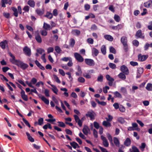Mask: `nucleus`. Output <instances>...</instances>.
I'll use <instances>...</instances> for the list:
<instances>
[{
    "instance_id": "obj_56",
    "label": "nucleus",
    "mask_w": 152,
    "mask_h": 152,
    "mask_svg": "<svg viewBox=\"0 0 152 152\" xmlns=\"http://www.w3.org/2000/svg\"><path fill=\"white\" fill-rule=\"evenodd\" d=\"M65 131L67 134H69L70 135H72V132L71 131V130H70L69 129H65Z\"/></svg>"
},
{
    "instance_id": "obj_29",
    "label": "nucleus",
    "mask_w": 152,
    "mask_h": 152,
    "mask_svg": "<svg viewBox=\"0 0 152 152\" xmlns=\"http://www.w3.org/2000/svg\"><path fill=\"white\" fill-rule=\"evenodd\" d=\"M101 50L102 53L103 54L105 55L106 54V48L105 45H103L102 46L101 48Z\"/></svg>"
},
{
    "instance_id": "obj_22",
    "label": "nucleus",
    "mask_w": 152,
    "mask_h": 152,
    "mask_svg": "<svg viewBox=\"0 0 152 152\" xmlns=\"http://www.w3.org/2000/svg\"><path fill=\"white\" fill-rule=\"evenodd\" d=\"M26 134L27 136L28 139L31 142H33L34 141V139L31 136L30 134L28 132H26Z\"/></svg>"
},
{
    "instance_id": "obj_60",
    "label": "nucleus",
    "mask_w": 152,
    "mask_h": 152,
    "mask_svg": "<svg viewBox=\"0 0 152 152\" xmlns=\"http://www.w3.org/2000/svg\"><path fill=\"white\" fill-rule=\"evenodd\" d=\"M130 64L131 65L133 66H136L138 65V63L137 62L135 61H130Z\"/></svg>"
},
{
    "instance_id": "obj_16",
    "label": "nucleus",
    "mask_w": 152,
    "mask_h": 152,
    "mask_svg": "<svg viewBox=\"0 0 152 152\" xmlns=\"http://www.w3.org/2000/svg\"><path fill=\"white\" fill-rule=\"evenodd\" d=\"M104 37L106 39L110 41H112L113 40V37L109 35H105L104 36Z\"/></svg>"
},
{
    "instance_id": "obj_62",
    "label": "nucleus",
    "mask_w": 152,
    "mask_h": 152,
    "mask_svg": "<svg viewBox=\"0 0 152 152\" xmlns=\"http://www.w3.org/2000/svg\"><path fill=\"white\" fill-rule=\"evenodd\" d=\"M37 52L40 54H42L43 53L45 52V50L42 48H39L37 50Z\"/></svg>"
},
{
    "instance_id": "obj_7",
    "label": "nucleus",
    "mask_w": 152,
    "mask_h": 152,
    "mask_svg": "<svg viewBox=\"0 0 152 152\" xmlns=\"http://www.w3.org/2000/svg\"><path fill=\"white\" fill-rule=\"evenodd\" d=\"M148 57V55H142L141 54H139L138 56V58L139 61H143L145 60Z\"/></svg>"
},
{
    "instance_id": "obj_44",
    "label": "nucleus",
    "mask_w": 152,
    "mask_h": 152,
    "mask_svg": "<svg viewBox=\"0 0 152 152\" xmlns=\"http://www.w3.org/2000/svg\"><path fill=\"white\" fill-rule=\"evenodd\" d=\"M110 52L114 54H115L116 53V51L115 49L112 46L110 47Z\"/></svg>"
},
{
    "instance_id": "obj_20",
    "label": "nucleus",
    "mask_w": 152,
    "mask_h": 152,
    "mask_svg": "<svg viewBox=\"0 0 152 152\" xmlns=\"http://www.w3.org/2000/svg\"><path fill=\"white\" fill-rule=\"evenodd\" d=\"M70 143L71 146L74 149H76L77 147H80L78 144L75 142H70Z\"/></svg>"
},
{
    "instance_id": "obj_11",
    "label": "nucleus",
    "mask_w": 152,
    "mask_h": 152,
    "mask_svg": "<svg viewBox=\"0 0 152 152\" xmlns=\"http://www.w3.org/2000/svg\"><path fill=\"white\" fill-rule=\"evenodd\" d=\"M94 113L93 112H88L86 114V115L87 117L90 118L91 120H92L94 119Z\"/></svg>"
},
{
    "instance_id": "obj_35",
    "label": "nucleus",
    "mask_w": 152,
    "mask_h": 152,
    "mask_svg": "<svg viewBox=\"0 0 152 152\" xmlns=\"http://www.w3.org/2000/svg\"><path fill=\"white\" fill-rule=\"evenodd\" d=\"M146 88L148 91H152V84L150 83H148Z\"/></svg>"
},
{
    "instance_id": "obj_63",
    "label": "nucleus",
    "mask_w": 152,
    "mask_h": 152,
    "mask_svg": "<svg viewBox=\"0 0 152 152\" xmlns=\"http://www.w3.org/2000/svg\"><path fill=\"white\" fill-rule=\"evenodd\" d=\"M99 147L101 150L102 152H108V151L106 149L103 148L100 146H98Z\"/></svg>"
},
{
    "instance_id": "obj_33",
    "label": "nucleus",
    "mask_w": 152,
    "mask_h": 152,
    "mask_svg": "<svg viewBox=\"0 0 152 152\" xmlns=\"http://www.w3.org/2000/svg\"><path fill=\"white\" fill-rule=\"evenodd\" d=\"M36 11L37 14L40 15H42L44 13V11L43 10H41L39 9H37Z\"/></svg>"
},
{
    "instance_id": "obj_19",
    "label": "nucleus",
    "mask_w": 152,
    "mask_h": 152,
    "mask_svg": "<svg viewBox=\"0 0 152 152\" xmlns=\"http://www.w3.org/2000/svg\"><path fill=\"white\" fill-rule=\"evenodd\" d=\"M121 41L123 45L127 44V38L125 36H123L121 37Z\"/></svg>"
},
{
    "instance_id": "obj_25",
    "label": "nucleus",
    "mask_w": 152,
    "mask_h": 152,
    "mask_svg": "<svg viewBox=\"0 0 152 152\" xmlns=\"http://www.w3.org/2000/svg\"><path fill=\"white\" fill-rule=\"evenodd\" d=\"M28 4L32 7H34L35 5V3L34 1L31 0H29L28 1Z\"/></svg>"
},
{
    "instance_id": "obj_9",
    "label": "nucleus",
    "mask_w": 152,
    "mask_h": 152,
    "mask_svg": "<svg viewBox=\"0 0 152 152\" xmlns=\"http://www.w3.org/2000/svg\"><path fill=\"white\" fill-rule=\"evenodd\" d=\"M143 34L142 33V31L141 30H139L137 31L135 34V36L138 38H141L142 39H144L145 37L143 36L142 34Z\"/></svg>"
},
{
    "instance_id": "obj_12",
    "label": "nucleus",
    "mask_w": 152,
    "mask_h": 152,
    "mask_svg": "<svg viewBox=\"0 0 152 152\" xmlns=\"http://www.w3.org/2000/svg\"><path fill=\"white\" fill-rule=\"evenodd\" d=\"M131 140L129 138H127L124 142V145L126 146H129L131 145Z\"/></svg>"
},
{
    "instance_id": "obj_64",
    "label": "nucleus",
    "mask_w": 152,
    "mask_h": 152,
    "mask_svg": "<svg viewBox=\"0 0 152 152\" xmlns=\"http://www.w3.org/2000/svg\"><path fill=\"white\" fill-rule=\"evenodd\" d=\"M137 73L140 74H141L143 72V69L142 68H139L137 70Z\"/></svg>"
},
{
    "instance_id": "obj_50",
    "label": "nucleus",
    "mask_w": 152,
    "mask_h": 152,
    "mask_svg": "<svg viewBox=\"0 0 152 152\" xmlns=\"http://www.w3.org/2000/svg\"><path fill=\"white\" fill-rule=\"evenodd\" d=\"M40 33L41 35L43 36H45L47 35V32L45 30H43L40 31Z\"/></svg>"
},
{
    "instance_id": "obj_21",
    "label": "nucleus",
    "mask_w": 152,
    "mask_h": 152,
    "mask_svg": "<svg viewBox=\"0 0 152 152\" xmlns=\"http://www.w3.org/2000/svg\"><path fill=\"white\" fill-rule=\"evenodd\" d=\"M74 117L75 121L76 123H77V124H82V123L83 122L82 121L81 122L79 117L77 115H74Z\"/></svg>"
},
{
    "instance_id": "obj_46",
    "label": "nucleus",
    "mask_w": 152,
    "mask_h": 152,
    "mask_svg": "<svg viewBox=\"0 0 152 152\" xmlns=\"http://www.w3.org/2000/svg\"><path fill=\"white\" fill-rule=\"evenodd\" d=\"M78 81L80 83H83L85 81L84 78L82 77H80L78 78Z\"/></svg>"
},
{
    "instance_id": "obj_58",
    "label": "nucleus",
    "mask_w": 152,
    "mask_h": 152,
    "mask_svg": "<svg viewBox=\"0 0 152 152\" xmlns=\"http://www.w3.org/2000/svg\"><path fill=\"white\" fill-rule=\"evenodd\" d=\"M133 136L134 137H136V138L137 140H138L140 138V136L139 135H138L137 133L135 132H134Z\"/></svg>"
},
{
    "instance_id": "obj_54",
    "label": "nucleus",
    "mask_w": 152,
    "mask_h": 152,
    "mask_svg": "<svg viewBox=\"0 0 152 152\" xmlns=\"http://www.w3.org/2000/svg\"><path fill=\"white\" fill-rule=\"evenodd\" d=\"M44 93L45 96L46 97H49L50 96V95L49 94V91L48 89H45Z\"/></svg>"
},
{
    "instance_id": "obj_57",
    "label": "nucleus",
    "mask_w": 152,
    "mask_h": 152,
    "mask_svg": "<svg viewBox=\"0 0 152 152\" xmlns=\"http://www.w3.org/2000/svg\"><path fill=\"white\" fill-rule=\"evenodd\" d=\"M29 7L28 6H26L23 8V10L26 12H28L29 10Z\"/></svg>"
},
{
    "instance_id": "obj_4",
    "label": "nucleus",
    "mask_w": 152,
    "mask_h": 152,
    "mask_svg": "<svg viewBox=\"0 0 152 152\" xmlns=\"http://www.w3.org/2000/svg\"><path fill=\"white\" fill-rule=\"evenodd\" d=\"M85 61L86 63L89 66H93L95 65L94 61L93 59L86 58Z\"/></svg>"
},
{
    "instance_id": "obj_55",
    "label": "nucleus",
    "mask_w": 152,
    "mask_h": 152,
    "mask_svg": "<svg viewBox=\"0 0 152 152\" xmlns=\"http://www.w3.org/2000/svg\"><path fill=\"white\" fill-rule=\"evenodd\" d=\"M93 134L94 137L96 138L98 137V132L95 129L93 130Z\"/></svg>"
},
{
    "instance_id": "obj_1",
    "label": "nucleus",
    "mask_w": 152,
    "mask_h": 152,
    "mask_svg": "<svg viewBox=\"0 0 152 152\" xmlns=\"http://www.w3.org/2000/svg\"><path fill=\"white\" fill-rule=\"evenodd\" d=\"M14 64L24 70L27 68L28 66L27 64L24 63L20 61H16V62L14 63Z\"/></svg>"
},
{
    "instance_id": "obj_42",
    "label": "nucleus",
    "mask_w": 152,
    "mask_h": 152,
    "mask_svg": "<svg viewBox=\"0 0 152 152\" xmlns=\"http://www.w3.org/2000/svg\"><path fill=\"white\" fill-rule=\"evenodd\" d=\"M109 66L113 69H115L116 68V65L115 64L111 63H109Z\"/></svg>"
},
{
    "instance_id": "obj_49",
    "label": "nucleus",
    "mask_w": 152,
    "mask_h": 152,
    "mask_svg": "<svg viewBox=\"0 0 152 152\" xmlns=\"http://www.w3.org/2000/svg\"><path fill=\"white\" fill-rule=\"evenodd\" d=\"M132 148L133 152H140L139 149L136 147L134 146L132 147Z\"/></svg>"
},
{
    "instance_id": "obj_18",
    "label": "nucleus",
    "mask_w": 152,
    "mask_h": 152,
    "mask_svg": "<svg viewBox=\"0 0 152 152\" xmlns=\"http://www.w3.org/2000/svg\"><path fill=\"white\" fill-rule=\"evenodd\" d=\"M43 28L47 30H50L52 29V27H51L50 25L45 23H44Z\"/></svg>"
},
{
    "instance_id": "obj_37",
    "label": "nucleus",
    "mask_w": 152,
    "mask_h": 152,
    "mask_svg": "<svg viewBox=\"0 0 152 152\" xmlns=\"http://www.w3.org/2000/svg\"><path fill=\"white\" fill-rule=\"evenodd\" d=\"M132 127L134 129V130L137 131H140V129L138 127V124H132Z\"/></svg>"
},
{
    "instance_id": "obj_32",
    "label": "nucleus",
    "mask_w": 152,
    "mask_h": 152,
    "mask_svg": "<svg viewBox=\"0 0 152 152\" xmlns=\"http://www.w3.org/2000/svg\"><path fill=\"white\" fill-rule=\"evenodd\" d=\"M106 134L107 137L109 141L110 142H111L112 143L113 138L111 135L109 133H107Z\"/></svg>"
},
{
    "instance_id": "obj_14",
    "label": "nucleus",
    "mask_w": 152,
    "mask_h": 152,
    "mask_svg": "<svg viewBox=\"0 0 152 152\" xmlns=\"http://www.w3.org/2000/svg\"><path fill=\"white\" fill-rule=\"evenodd\" d=\"M117 120L119 123L121 124H123L125 123H127L126 121H127L128 120L126 119H125L123 118L120 117L118 118Z\"/></svg>"
},
{
    "instance_id": "obj_30",
    "label": "nucleus",
    "mask_w": 152,
    "mask_h": 152,
    "mask_svg": "<svg viewBox=\"0 0 152 152\" xmlns=\"http://www.w3.org/2000/svg\"><path fill=\"white\" fill-rule=\"evenodd\" d=\"M120 92L124 94H127V91L126 88L124 87H121L120 89Z\"/></svg>"
},
{
    "instance_id": "obj_61",
    "label": "nucleus",
    "mask_w": 152,
    "mask_h": 152,
    "mask_svg": "<svg viewBox=\"0 0 152 152\" xmlns=\"http://www.w3.org/2000/svg\"><path fill=\"white\" fill-rule=\"evenodd\" d=\"M103 76L101 75H100L98 77L97 80L98 81L102 82L103 81Z\"/></svg>"
},
{
    "instance_id": "obj_41",
    "label": "nucleus",
    "mask_w": 152,
    "mask_h": 152,
    "mask_svg": "<svg viewBox=\"0 0 152 152\" xmlns=\"http://www.w3.org/2000/svg\"><path fill=\"white\" fill-rule=\"evenodd\" d=\"M42 100L46 104H49V100L47 99L45 97L42 98Z\"/></svg>"
},
{
    "instance_id": "obj_3",
    "label": "nucleus",
    "mask_w": 152,
    "mask_h": 152,
    "mask_svg": "<svg viewBox=\"0 0 152 152\" xmlns=\"http://www.w3.org/2000/svg\"><path fill=\"white\" fill-rule=\"evenodd\" d=\"M23 51L25 54L28 56H30L31 55V50L30 48H28L27 46H25L23 49Z\"/></svg>"
},
{
    "instance_id": "obj_24",
    "label": "nucleus",
    "mask_w": 152,
    "mask_h": 152,
    "mask_svg": "<svg viewBox=\"0 0 152 152\" xmlns=\"http://www.w3.org/2000/svg\"><path fill=\"white\" fill-rule=\"evenodd\" d=\"M125 75L124 73L121 72L118 75V77L119 78L122 80H124L126 78V76Z\"/></svg>"
},
{
    "instance_id": "obj_27",
    "label": "nucleus",
    "mask_w": 152,
    "mask_h": 152,
    "mask_svg": "<svg viewBox=\"0 0 152 152\" xmlns=\"http://www.w3.org/2000/svg\"><path fill=\"white\" fill-rule=\"evenodd\" d=\"M92 50V53L94 54L95 56H97L99 53L98 50L95 48H93Z\"/></svg>"
},
{
    "instance_id": "obj_26",
    "label": "nucleus",
    "mask_w": 152,
    "mask_h": 152,
    "mask_svg": "<svg viewBox=\"0 0 152 152\" xmlns=\"http://www.w3.org/2000/svg\"><path fill=\"white\" fill-rule=\"evenodd\" d=\"M9 55L12 58V59L11 60V62L14 64V63L16 62V61H17V60H15V56L11 53H9Z\"/></svg>"
},
{
    "instance_id": "obj_38",
    "label": "nucleus",
    "mask_w": 152,
    "mask_h": 152,
    "mask_svg": "<svg viewBox=\"0 0 152 152\" xmlns=\"http://www.w3.org/2000/svg\"><path fill=\"white\" fill-rule=\"evenodd\" d=\"M106 77L107 79L109 81H114V79L111 77L109 75H107L106 76Z\"/></svg>"
},
{
    "instance_id": "obj_48",
    "label": "nucleus",
    "mask_w": 152,
    "mask_h": 152,
    "mask_svg": "<svg viewBox=\"0 0 152 152\" xmlns=\"http://www.w3.org/2000/svg\"><path fill=\"white\" fill-rule=\"evenodd\" d=\"M113 118V117L111 115H108V118H106V119L108 122H110L112 120Z\"/></svg>"
},
{
    "instance_id": "obj_47",
    "label": "nucleus",
    "mask_w": 152,
    "mask_h": 152,
    "mask_svg": "<svg viewBox=\"0 0 152 152\" xmlns=\"http://www.w3.org/2000/svg\"><path fill=\"white\" fill-rule=\"evenodd\" d=\"M71 59V58L70 57H64L63 58H62L61 60L63 61H69Z\"/></svg>"
},
{
    "instance_id": "obj_53",
    "label": "nucleus",
    "mask_w": 152,
    "mask_h": 152,
    "mask_svg": "<svg viewBox=\"0 0 152 152\" xmlns=\"http://www.w3.org/2000/svg\"><path fill=\"white\" fill-rule=\"evenodd\" d=\"M133 44L136 46H138L139 44V42L136 40H134L132 42Z\"/></svg>"
},
{
    "instance_id": "obj_40",
    "label": "nucleus",
    "mask_w": 152,
    "mask_h": 152,
    "mask_svg": "<svg viewBox=\"0 0 152 152\" xmlns=\"http://www.w3.org/2000/svg\"><path fill=\"white\" fill-rule=\"evenodd\" d=\"M55 49L56 52L58 53H60L61 51L60 48L58 46H56L55 47Z\"/></svg>"
},
{
    "instance_id": "obj_28",
    "label": "nucleus",
    "mask_w": 152,
    "mask_h": 152,
    "mask_svg": "<svg viewBox=\"0 0 152 152\" xmlns=\"http://www.w3.org/2000/svg\"><path fill=\"white\" fill-rule=\"evenodd\" d=\"M75 43V41L74 39L71 38L70 40L69 45V46L72 48L74 47Z\"/></svg>"
},
{
    "instance_id": "obj_34",
    "label": "nucleus",
    "mask_w": 152,
    "mask_h": 152,
    "mask_svg": "<svg viewBox=\"0 0 152 152\" xmlns=\"http://www.w3.org/2000/svg\"><path fill=\"white\" fill-rule=\"evenodd\" d=\"M12 9L14 12L13 13L14 15L16 17H18V13L17 9L16 8L14 7H12Z\"/></svg>"
},
{
    "instance_id": "obj_23",
    "label": "nucleus",
    "mask_w": 152,
    "mask_h": 152,
    "mask_svg": "<svg viewBox=\"0 0 152 152\" xmlns=\"http://www.w3.org/2000/svg\"><path fill=\"white\" fill-rule=\"evenodd\" d=\"M35 39L38 43H41L42 42L41 37L39 34H38L35 36Z\"/></svg>"
},
{
    "instance_id": "obj_51",
    "label": "nucleus",
    "mask_w": 152,
    "mask_h": 152,
    "mask_svg": "<svg viewBox=\"0 0 152 152\" xmlns=\"http://www.w3.org/2000/svg\"><path fill=\"white\" fill-rule=\"evenodd\" d=\"M53 78L55 80V81L58 83H60L61 81L59 79L58 77L56 75H53Z\"/></svg>"
},
{
    "instance_id": "obj_13",
    "label": "nucleus",
    "mask_w": 152,
    "mask_h": 152,
    "mask_svg": "<svg viewBox=\"0 0 152 152\" xmlns=\"http://www.w3.org/2000/svg\"><path fill=\"white\" fill-rule=\"evenodd\" d=\"M152 5V1L149 0L148 1L144 3V6L146 8H149Z\"/></svg>"
},
{
    "instance_id": "obj_31",
    "label": "nucleus",
    "mask_w": 152,
    "mask_h": 152,
    "mask_svg": "<svg viewBox=\"0 0 152 152\" xmlns=\"http://www.w3.org/2000/svg\"><path fill=\"white\" fill-rule=\"evenodd\" d=\"M51 86L53 88H52V90L56 94H57V92L58 91V89L56 87L53 85L52 84H50Z\"/></svg>"
},
{
    "instance_id": "obj_5",
    "label": "nucleus",
    "mask_w": 152,
    "mask_h": 152,
    "mask_svg": "<svg viewBox=\"0 0 152 152\" xmlns=\"http://www.w3.org/2000/svg\"><path fill=\"white\" fill-rule=\"evenodd\" d=\"M120 69L122 72L126 75L129 74V70L127 67L124 65H123L121 67Z\"/></svg>"
},
{
    "instance_id": "obj_15",
    "label": "nucleus",
    "mask_w": 152,
    "mask_h": 152,
    "mask_svg": "<svg viewBox=\"0 0 152 152\" xmlns=\"http://www.w3.org/2000/svg\"><path fill=\"white\" fill-rule=\"evenodd\" d=\"M7 43V41L6 40H4L0 43V46L2 49H4L5 48L6 45Z\"/></svg>"
},
{
    "instance_id": "obj_6",
    "label": "nucleus",
    "mask_w": 152,
    "mask_h": 152,
    "mask_svg": "<svg viewBox=\"0 0 152 152\" xmlns=\"http://www.w3.org/2000/svg\"><path fill=\"white\" fill-rule=\"evenodd\" d=\"M101 138L103 141L102 143L104 146L106 147H108L109 146V144L106 138L103 135L101 136Z\"/></svg>"
},
{
    "instance_id": "obj_59",
    "label": "nucleus",
    "mask_w": 152,
    "mask_h": 152,
    "mask_svg": "<svg viewBox=\"0 0 152 152\" xmlns=\"http://www.w3.org/2000/svg\"><path fill=\"white\" fill-rule=\"evenodd\" d=\"M46 121L49 123H52L56 121V120L55 118H50L48 119H46Z\"/></svg>"
},
{
    "instance_id": "obj_39",
    "label": "nucleus",
    "mask_w": 152,
    "mask_h": 152,
    "mask_svg": "<svg viewBox=\"0 0 152 152\" xmlns=\"http://www.w3.org/2000/svg\"><path fill=\"white\" fill-rule=\"evenodd\" d=\"M114 18L115 20L117 22H119L120 21V17L118 15H115L114 17Z\"/></svg>"
},
{
    "instance_id": "obj_45",
    "label": "nucleus",
    "mask_w": 152,
    "mask_h": 152,
    "mask_svg": "<svg viewBox=\"0 0 152 152\" xmlns=\"http://www.w3.org/2000/svg\"><path fill=\"white\" fill-rule=\"evenodd\" d=\"M37 80L35 78H33L31 81V85L35 84L37 83Z\"/></svg>"
},
{
    "instance_id": "obj_43",
    "label": "nucleus",
    "mask_w": 152,
    "mask_h": 152,
    "mask_svg": "<svg viewBox=\"0 0 152 152\" xmlns=\"http://www.w3.org/2000/svg\"><path fill=\"white\" fill-rule=\"evenodd\" d=\"M113 93L117 97L120 98L122 97V96L121 94L118 91L114 92Z\"/></svg>"
},
{
    "instance_id": "obj_8",
    "label": "nucleus",
    "mask_w": 152,
    "mask_h": 152,
    "mask_svg": "<svg viewBox=\"0 0 152 152\" xmlns=\"http://www.w3.org/2000/svg\"><path fill=\"white\" fill-rule=\"evenodd\" d=\"M20 94L21 97L23 100L26 101L28 100V96L25 94V91L22 89H21V91L20 93Z\"/></svg>"
},
{
    "instance_id": "obj_36",
    "label": "nucleus",
    "mask_w": 152,
    "mask_h": 152,
    "mask_svg": "<svg viewBox=\"0 0 152 152\" xmlns=\"http://www.w3.org/2000/svg\"><path fill=\"white\" fill-rule=\"evenodd\" d=\"M53 14L52 13L47 12L46 15H45V16L48 18L51 19L53 17Z\"/></svg>"
},
{
    "instance_id": "obj_2",
    "label": "nucleus",
    "mask_w": 152,
    "mask_h": 152,
    "mask_svg": "<svg viewBox=\"0 0 152 152\" xmlns=\"http://www.w3.org/2000/svg\"><path fill=\"white\" fill-rule=\"evenodd\" d=\"M74 56L76 59L78 61L82 62L83 61L84 58L79 53H74Z\"/></svg>"
},
{
    "instance_id": "obj_17",
    "label": "nucleus",
    "mask_w": 152,
    "mask_h": 152,
    "mask_svg": "<svg viewBox=\"0 0 152 152\" xmlns=\"http://www.w3.org/2000/svg\"><path fill=\"white\" fill-rule=\"evenodd\" d=\"M113 141L115 145L117 147H119L120 142L118 139L116 137H114L113 138Z\"/></svg>"
},
{
    "instance_id": "obj_10",
    "label": "nucleus",
    "mask_w": 152,
    "mask_h": 152,
    "mask_svg": "<svg viewBox=\"0 0 152 152\" xmlns=\"http://www.w3.org/2000/svg\"><path fill=\"white\" fill-rule=\"evenodd\" d=\"M83 132L86 135H88V132L90 131V129L87 126L85 125L83 129Z\"/></svg>"
},
{
    "instance_id": "obj_52",
    "label": "nucleus",
    "mask_w": 152,
    "mask_h": 152,
    "mask_svg": "<svg viewBox=\"0 0 152 152\" xmlns=\"http://www.w3.org/2000/svg\"><path fill=\"white\" fill-rule=\"evenodd\" d=\"M87 42L89 44H92L94 43L93 39L91 38H89L87 40Z\"/></svg>"
}]
</instances>
